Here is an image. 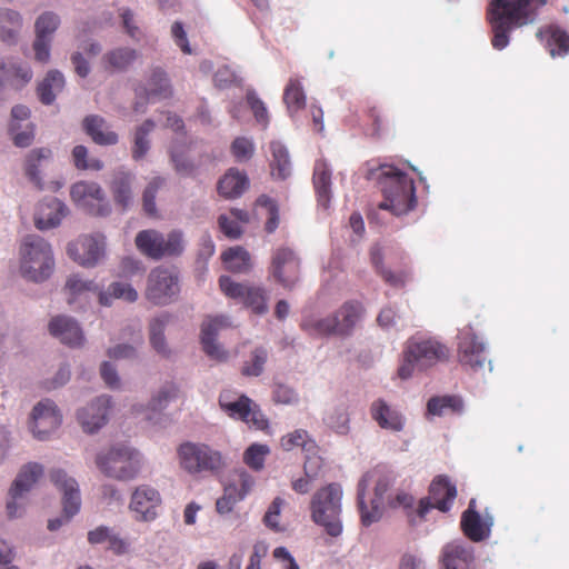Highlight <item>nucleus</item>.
Instances as JSON below:
<instances>
[{
	"label": "nucleus",
	"instance_id": "nucleus-1",
	"mask_svg": "<svg viewBox=\"0 0 569 569\" xmlns=\"http://www.w3.org/2000/svg\"><path fill=\"white\" fill-rule=\"evenodd\" d=\"M396 477L382 468H375L365 473L358 482L357 503L361 523L369 527L378 522L383 515L388 496H391Z\"/></svg>",
	"mask_w": 569,
	"mask_h": 569
},
{
	"label": "nucleus",
	"instance_id": "nucleus-2",
	"mask_svg": "<svg viewBox=\"0 0 569 569\" xmlns=\"http://www.w3.org/2000/svg\"><path fill=\"white\" fill-rule=\"evenodd\" d=\"M527 8V0H490L487 20L492 32L493 49L503 50L509 46L510 33L515 29L532 24L533 14Z\"/></svg>",
	"mask_w": 569,
	"mask_h": 569
},
{
	"label": "nucleus",
	"instance_id": "nucleus-3",
	"mask_svg": "<svg viewBox=\"0 0 569 569\" xmlns=\"http://www.w3.org/2000/svg\"><path fill=\"white\" fill-rule=\"evenodd\" d=\"M379 170L385 199L379 203L378 208L390 210L396 216H401L412 210L417 204L413 180L393 166L382 164Z\"/></svg>",
	"mask_w": 569,
	"mask_h": 569
},
{
	"label": "nucleus",
	"instance_id": "nucleus-4",
	"mask_svg": "<svg viewBox=\"0 0 569 569\" xmlns=\"http://www.w3.org/2000/svg\"><path fill=\"white\" fill-rule=\"evenodd\" d=\"M177 456L180 468L190 476H218L229 466L226 455L204 442H182Z\"/></svg>",
	"mask_w": 569,
	"mask_h": 569
},
{
	"label": "nucleus",
	"instance_id": "nucleus-5",
	"mask_svg": "<svg viewBox=\"0 0 569 569\" xmlns=\"http://www.w3.org/2000/svg\"><path fill=\"white\" fill-rule=\"evenodd\" d=\"M54 259L49 242L38 234H28L20 246V271L33 282L47 280L53 272Z\"/></svg>",
	"mask_w": 569,
	"mask_h": 569
},
{
	"label": "nucleus",
	"instance_id": "nucleus-6",
	"mask_svg": "<svg viewBox=\"0 0 569 569\" xmlns=\"http://www.w3.org/2000/svg\"><path fill=\"white\" fill-rule=\"evenodd\" d=\"M98 469L108 478L130 481L137 478L143 466L142 455L134 448L117 443L96 457Z\"/></svg>",
	"mask_w": 569,
	"mask_h": 569
},
{
	"label": "nucleus",
	"instance_id": "nucleus-7",
	"mask_svg": "<svg viewBox=\"0 0 569 569\" xmlns=\"http://www.w3.org/2000/svg\"><path fill=\"white\" fill-rule=\"evenodd\" d=\"M341 499V486L332 482L317 490L310 502L312 521L323 527L331 537H338L342 532Z\"/></svg>",
	"mask_w": 569,
	"mask_h": 569
},
{
	"label": "nucleus",
	"instance_id": "nucleus-8",
	"mask_svg": "<svg viewBox=\"0 0 569 569\" xmlns=\"http://www.w3.org/2000/svg\"><path fill=\"white\" fill-rule=\"evenodd\" d=\"M134 243L143 256L156 261L178 258L187 247L184 233L179 229H173L166 236L156 229L141 230L137 233Z\"/></svg>",
	"mask_w": 569,
	"mask_h": 569
},
{
	"label": "nucleus",
	"instance_id": "nucleus-9",
	"mask_svg": "<svg viewBox=\"0 0 569 569\" xmlns=\"http://www.w3.org/2000/svg\"><path fill=\"white\" fill-rule=\"evenodd\" d=\"M446 356V347L438 341L413 337L407 341L403 362L398 369V375L401 379H409L415 370H426Z\"/></svg>",
	"mask_w": 569,
	"mask_h": 569
},
{
	"label": "nucleus",
	"instance_id": "nucleus-10",
	"mask_svg": "<svg viewBox=\"0 0 569 569\" xmlns=\"http://www.w3.org/2000/svg\"><path fill=\"white\" fill-rule=\"evenodd\" d=\"M49 478L62 495V515L60 517L49 519L48 521V529L50 531H57L79 513L81 508V496L77 480L73 477H70L66 470L61 468H53L49 472Z\"/></svg>",
	"mask_w": 569,
	"mask_h": 569
},
{
	"label": "nucleus",
	"instance_id": "nucleus-11",
	"mask_svg": "<svg viewBox=\"0 0 569 569\" xmlns=\"http://www.w3.org/2000/svg\"><path fill=\"white\" fill-rule=\"evenodd\" d=\"M219 406L233 420H240L258 430L269 427V421L259 405L246 395H239L233 390H223L219 396Z\"/></svg>",
	"mask_w": 569,
	"mask_h": 569
},
{
	"label": "nucleus",
	"instance_id": "nucleus-12",
	"mask_svg": "<svg viewBox=\"0 0 569 569\" xmlns=\"http://www.w3.org/2000/svg\"><path fill=\"white\" fill-rule=\"evenodd\" d=\"M66 288L73 296L83 292H94L98 295L100 305L106 307H110L114 299H123L128 302H134L138 299V292L129 283L112 282L108 287V290L103 291L100 289L99 284L92 280H84L78 274H72L68 278Z\"/></svg>",
	"mask_w": 569,
	"mask_h": 569
},
{
	"label": "nucleus",
	"instance_id": "nucleus-13",
	"mask_svg": "<svg viewBox=\"0 0 569 569\" xmlns=\"http://www.w3.org/2000/svg\"><path fill=\"white\" fill-rule=\"evenodd\" d=\"M179 291L177 271L166 267H157L149 273L146 296L152 303L168 305L178 297Z\"/></svg>",
	"mask_w": 569,
	"mask_h": 569
},
{
	"label": "nucleus",
	"instance_id": "nucleus-14",
	"mask_svg": "<svg viewBox=\"0 0 569 569\" xmlns=\"http://www.w3.org/2000/svg\"><path fill=\"white\" fill-rule=\"evenodd\" d=\"M70 197L72 201L90 214L106 217L111 208L106 200V193L101 186L94 181H78L71 186Z\"/></svg>",
	"mask_w": 569,
	"mask_h": 569
},
{
	"label": "nucleus",
	"instance_id": "nucleus-15",
	"mask_svg": "<svg viewBox=\"0 0 569 569\" xmlns=\"http://www.w3.org/2000/svg\"><path fill=\"white\" fill-rule=\"evenodd\" d=\"M60 23L59 14L53 11H44L36 19L32 50L37 62L46 64L50 61L53 36Z\"/></svg>",
	"mask_w": 569,
	"mask_h": 569
},
{
	"label": "nucleus",
	"instance_id": "nucleus-16",
	"mask_svg": "<svg viewBox=\"0 0 569 569\" xmlns=\"http://www.w3.org/2000/svg\"><path fill=\"white\" fill-rule=\"evenodd\" d=\"M300 259L289 247H279L271 256L270 274L286 289H292L299 280Z\"/></svg>",
	"mask_w": 569,
	"mask_h": 569
},
{
	"label": "nucleus",
	"instance_id": "nucleus-17",
	"mask_svg": "<svg viewBox=\"0 0 569 569\" xmlns=\"http://www.w3.org/2000/svg\"><path fill=\"white\" fill-rule=\"evenodd\" d=\"M62 422V416L50 399H42L32 409L30 415V431L40 441L47 440Z\"/></svg>",
	"mask_w": 569,
	"mask_h": 569
},
{
	"label": "nucleus",
	"instance_id": "nucleus-18",
	"mask_svg": "<svg viewBox=\"0 0 569 569\" xmlns=\"http://www.w3.org/2000/svg\"><path fill=\"white\" fill-rule=\"evenodd\" d=\"M161 502V495L156 488L140 485L131 495L129 509L136 521L151 522L157 519Z\"/></svg>",
	"mask_w": 569,
	"mask_h": 569
},
{
	"label": "nucleus",
	"instance_id": "nucleus-19",
	"mask_svg": "<svg viewBox=\"0 0 569 569\" xmlns=\"http://www.w3.org/2000/svg\"><path fill=\"white\" fill-rule=\"evenodd\" d=\"M219 284L226 296L242 300L253 312L258 315L267 312V297L262 288L234 282L228 276H221Z\"/></svg>",
	"mask_w": 569,
	"mask_h": 569
},
{
	"label": "nucleus",
	"instance_id": "nucleus-20",
	"mask_svg": "<svg viewBox=\"0 0 569 569\" xmlns=\"http://www.w3.org/2000/svg\"><path fill=\"white\" fill-rule=\"evenodd\" d=\"M112 407V398L107 395L96 397L84 407L78 409L77 420L86 433L98 432L107 425Z\"/></svg>",
	"mask_w": 569,
	"mask_h": 569
},
{
	"label": "nucleus",
	"instance_id": "nucleus-21",
	"mask_svg": "<svg viewBox=\"0 0 569 569\" xmlns=\"http://www.w3.org/2000/svg\"><path fill=\"white\" fill-rule=\"evenodd\" d=\"M231 326L227 316L208 317L201 325L200 341L204 353L212 360L223 362L229 358V352L217 341L221 329Z\"/></svg>",
	"mask_w": 569,
	"mask_h": 569
},
{
	"label": "nucleus",
	"instance_id": "nucleus-22",
	"mask_svg": "<svg viewBox=\"0 0 569 569\" xmlns=\"http://www.w3.org/2000/svg\"><path fill=\"white\" fill-rule=\"evenodd\" d=\"M486 348V343L472 332L470 327L463 329L458 346L460 363L468 366L473 371L482 370L488 360Z\"/></svg>",
	"mask_w": 569,
	"mask_h": 569
},
{
	"label": "nucleus",
	"instance_id": "nucleus-23",
	"mask_svg": "<svg viewBox=\"0 0 569 569\" xmlns=\"http://www.w3.org/2000/svg\"><path fill=\"white\" fill-rule=\"evenodd\" d=\"M460 525L468 539L480 542L490 537L493 517L488 511L481 516L476 510V499H471L468 508L462 512Z\"/></svg>",
	"mask_w": 569,
	"mask_h": 569
},
{
	"label": "nucleus",
	"instance_id": "nucleus-24",
	"mask_svg": "<svg viewBox=\"0 0 569 569\" xmlns=\"http://www.w3.org/2000/svg\"><path fill=\"white\" fill-rule=\"evenodd\" d=\"M104 239L101 236H88L80 242L69 243V257L83 267H94L104 256Z\"/></svg>",
	"mask_w": 569,
	"mask_h": 569
},
{
	"label": "nucleus",
	"instance_id": "nucleus-25",
	"mask_svg": "<svg viewBox=\"0 0 569 569\" xmlns=\"http://www.w3.org/2000/svg\"><path fill=\"white\" fill-rule=\"evenodd\" d=\"M49 333L61 343L78 348L84 343V335L78 321L70 316L58 315L48 325Z\"/></svg>",
	"mask_w": 569,
	"mask_h": 569
},
{
	"label": "nucleus",
	"instance_id": "nucleus-26",
	"mask_svg": "<svg viewBox=\"0 0 569 569\" xmlns=\"http://www.w3.org/2000/svg\"><path fill=\"white\" fill-rule=\"evenodd\" d=\"M69 213L67 204L56 197L42 199L34 214V224L39 230H49L60 226Z\"/></svg>",
	"mask_w": 569,
	"mask_h": 569
},
{
	"label": "nucleus",
	"instance_id": "nucleus-27",
	"mask_svg": "<svg viewBox=\"0 0 569 569\" xmlns=\"http://www.w3.org/2000/svg\"><path fill=\"white\" fill-rule=\"evenodd\" d=\"M370 416L372 420L383 430L397 433L405 429V416L396 407L390 406L382 398H379L371 403Z\"/></svg>",
	"mask_w": 569,
	"mask_h": 569
},
{
	"label": "nucleus",
	"instance_id": "nucleus-28",
	"mask_svg": "<svg viewBox=\"0 0 569 569\" xmlns=\"http://www.w3.org/2000/svg\"><path fill=\"white\" fill-rule=\"evenodd\" d=\"M82 130L98 146L108 147L119 142V134L99 114L86 116L82 120Z\"/></svg>",
	"mask_w": 569,
	"mask_h": 569
},
{
	"label": "nucleus",
	"instance_id": "nucleus-29",
	"mask_svg": "<svg viewBox=\"0 0 569 569\" xmlns=\"http://www.w3.org/2000/svg\"><path fill=\"white\" fill-rule=\"evenodd\" d=\"M32 76L28 63L16 58L0 59V88L7 84L21 88L31 81Z\"/></svg>",
	"mask_w": 569,
	"mask_h": 569
},
{
	"label": "nucleus",
	"instance_id": "nucleus-30",
	"mask_svg": "<svg viewBox=\"0 0 569 569\" xmlns=\"http://www.w3.org/2000/svg\"><path fill=\"white\" fill-rule=\"evenodd\" d=\"M136 176L128 170L119 169L114 171L111 180V193L114 203L122 210L129 209L133 203V183Z\"/></svg>",
	"mask_w": 569,
	"mask_h": 569
},
{
	"label": "nucleus",
	"instance_id": "nucleus-31",
	"mask_svg": "<svg viewBox=\"0 0 569 569\" xmlns=\"http://www.w3.org/2000/svg\"><path fill=\"white\" fill-rule=\"evenodd\" d=\"M473 561V549L462 541H452L442 549L445 569H470Z\"/></svg>",
	"mask_w": 569,
	"mask_h": 569
},
{
	"label": "nucleus",
	"instance_id": "nucleus-32",
	"mask_svg": "<svg viewBox=\"0 0 569 569\" xmlns=\"http://www.w3.org/2000/svg\"><path fill=\"white\" fill-rule=\"evenodd\" d=\"M43 466L38 462H28L22 466L10 487L9 497L23 498L43 476Z\"/></svg>",
	"mask_w": 569,
	"mask_h": 569
},
{
	"label": "nucleus",
	"instance_id": "nucleus-33",
	"mask_svg": "<svg viewBox=\"0 0 569 569\" xmlns=\"http://www.w3.org/2000/svg\"><path fill=\"white\" fill-rule=\"evenodd\" d=\"M331 169L323 160H317L313 168V187L319 206L323 209L329 208L332 198L331 191Z\"/></svg>",
	"mask_w": 569,
	"mask_h": 569
},
{
	"label": "nucleus",
	"instance_id": "nucleus-34",
	"mask_svg": "<svg viewBox=\"0 0 569 569\" xmlns=\"http://www.w3.org/2000/svg\"><path fill=\"white\" fill-rule=\"evenodd\" d=\"M430 497L436 501V508L441 512H448L457 496L456 486L446 476L436 477L429 488Z\"/></svg>",
	"mask_w": 569,
	"mask_h": 569
},
{
	"label": "nucleus",
	"instance_id": "nucleus-35",
	"mask_svg": "<svg viewBox=\"0 0 569 569\" xmlns=\"http://www.w3.org/2000/svg\"><path fill=\"white\" fill-rule=\"evenodd\" d=\"M249 187V179L244 172L238 169H229L218 182V192L226 199L240 197Z\"/></svg>",
	"mask_w": 569,
	"mask_h": 569
},
{
	"label": "nucleus",
	"instance_id": "nucleus-36",
	"mask_svg": "<svg viewBox=\"0 0 569 569\" xmlns=\"http://www.w3.org/2000/svg\"><path fill=\"white\" fill-rule=\"evenodd\" d=\"M170 319L171 316L168 312H162L152 318L149 323L150 345L158 355L166 358L171 353L164 336V330L170 322Z\"/></svg>",
	"mask_w": 569,
	"mask_h": 569
},
{
	"label": "nucleus",
	"instance_id": "nucleus-37",
	"mask_svg": "<svg viewBox=\"0 0 569 569\" xmlns=\"http://www.w3.org/2000/svg\"><path fill=\"white\" fill-rule=\"evenodd\" d=\"M362 306L356 301L346 302L336 313L338 336H349L362 317Z\"/></svg>",
	"mask_w": 569,
	"mask_h": 569
},
{
	"label": "nucleus",
	"instance_id": "nucleus-38",
	"mask_svg": "<svg viewBox=\"0 0 569 569\" xmlns=\"http://www.w3.org/2000/svg\"><path fill=\"white\" fill-rule=\"evenodd\" d=\"M52 158V151L49 148L32 149L26 159V176L40 190L43 189V179L41 176V163Z\"/></svg>",
	"mask_w": 569,
	"mask_h": 569
},
{
	"label": "nucleus",
	"instance_id": "nucleus-39",
	"mask_svg": "<svg viewBox=\"0 0 569 569\" xmlns=\"http://www.w3.org/2000/svg\"><path fill=\"white\" fill-rule=\"evenodd\" d=\"M170 161L174 171L181 177H194L199 164L190 158L187 148L182 144L172 143L169 150Z\"/></svg>",
	"mask_w": 569,
	"mask_h": 569
},
{
	"label": "nucleus",
	"instance_id": "nucleus-40",
	"mask_svg": "<svg viewBox=\"0 0 569 569\" xmlns=\"http://www.w3.org/2000/svg\"><path fill=\"white\" fill-rule=\"evenodd\" d=\"M272 159L270 162L271 174L276 179L284 180L291 174L290 154L284 144L279 141L270 143Z\"/></svg>",
	"mask_w": 569,
	"mask_h": 569
},
{
	"label": "nucleus",
	"instance_id": "nucleus-41",
	"mask_svg": "<svg viewBox=\"0 0 569 569\" xmlns=\"http://www.w3.org/2000/svg\"><path fill=\"white\" fill-rule=\"evenodd\" d=\"M138 53L129 47H121L108 51L102 57V63L108 71H124L137 59Z\"/></svg>",
	"mask_w": 569,
	"mask_h": 569
},
{
	"label": "nucleus",
	"instance_id": "nucleus-42",
	"mask_svg": "<svg viewBox=\"0 0 569 569\" xmlns=\"http://www.w3.org/2000/svg\"><path fill=\"white\" fill-rule=\"evenodd\" d=\"M537 37L546 39L550 54L563 56L569 52V36L568 33L557 26H550L547 29H540Z\"/></svg>",
	"mask_w": 569,
	"mask_h": 569
},
{
	"label": "nucleus",
	"instance_id": "nucleus-43",
	"mask_svg": "<svg viewBox=\"0 0 569 569\" xmlns=\"http://www.w3.org/2000/svg\"><path fill=\"white\" fill-rule=\"evenodd\" d=\"M63 87V74L59 70H50L37 88L40 101L46 106L52 104L57 92H60Z\"/></svg>",
	"mask_w": 569,
	"mask_h": 569
},
{
	"label": "nucleus",
	"instance_id": "nucleus-44",
	"mask_svg": "<svg viewBox=\"0 0 569 569\" xmlns=\"http://www.w3.org/2000/svg\"><path fill=\"white\" fill-rule=\"evenodd\" d=\"M221 259L226 268L231 272L244 273L251 268L249 252L239 246L226 250Z\"/></svg>",
	"mask_w": 569,
	"mask_h": 569
},
{
	"label": "nucleus",
	"instance_id": "nucleus-45",
	"mask_svg": "<svg viewBox=\"0 0 569 569\" xmlns=\"http://www.w3.org/2000/svg\"><path fill=\"white\" fill-rule=\"evenodd\" d=\"M283 101L290 117L306 107V94L298 79L291 78L283 92Z\"/></svg>",
	"mask_w": 569,
	"mask_h": 569
},
{
	"label": "nucleus",
	"instance_id": "nucleus-46",
	"mask_svg": "<svg viewBox=\"0 0 569 569\" xmlns=\"http://www.w3.org/2000/svg\"><path fill=\"white\" fill-rule=\"evenodd\" d=\"M370 259L378 273L385 279L387 283L392 287H402L407 281V274L405 272L393 273L386 269L382 264V249L376 244L370 250Z\"/></svg>",
	"mask_w": 569,
	"mask_h": 569
},
{
	"label": "nucleus",
	"instance_id": "nucleus-47",
	"mask_svg": "<svg viewBox=\"0 0 569 569\" xmlns=\"http://www.w3.org/2000/svg\"><path fill=\"white\" fill-rule=\"evenodd\" d=\"M325 423L338 435H347L350 430L349 412L345 403L335 406L326 413Z\"/></svg>",
	"mask_w": 569,
	"mask_h": 569
},
{
	"label": "nucleus",
	"instance_id": "nucleus-48",
	"mask_svg": "<svg viewBox=\"0 0 569 569\" xmlns=\"http://www.w3.org/2000/svg\"><path fill=\"white\" fill-rule=\"evenodd\" d=\"M280 443L286 451L300 447L306 452H313L317 448L315 440L303 429H297L283 436Z\"/></svg>",
	"mask_w": 569,
	"mask_h": 569
},
{
	"label": "nucleus",
	"instance_id": "nucleus-49",
	"mask_svg": "<svg viewBox=\"0 0 569 569\" xmlns=\"http://www.w3.org/2000/svg\"><path fill=\"white\" fill-rule=\"evenodd\" d=\"M302 328L312 336L338 335L337 319L333 315L325 318H309L302 322Z\"/></svg>",
	"mask_w": 569,
	"mask_h": 569
},
{
	"label": "nucleus",
	"instance_id": "nucleus-50",
	"mask_svg": "<svg viewBox=\"0 0 569 569\" xmlns=\"http://www.w3.org/2000/svg\"><path fill=\"white\" fill-rule=\"evenodd\" d=\"M463 402L459 397L445 396V397H432L428 400L427 411L432 416H442L447 410L452 412H461Z\"/></svg>",
	"mask_w": 569,
	"mask_h": 569
},
{
	"label": "nucleus",
	"instance_id": "nucleus-51",
	"mask_svg": "<svg viewBox=\"0 0 569 569\" xmlns=\"http://www.w3.org/2000/svg\"><path fill=\"white\" fill-rule=\"evenodd\" d=\"M156 123L151 119L143 121L134 132V146L132 148V158L134 160L142 159L150 149V140L148 136L154 129Z\"/></svg>",
	"mask_w": 569,
	"mask_h": 569
},
{
	"label": "nucleus",
	"instance_id": "nucleus-52",
	"mask_svg": "<svg viewBox=\"0 0 569 569\" xmlns=\"http://www.w3.org/2000/svg\"><path fill=\"white\" fill-rule=\"evenodd\" d=\"M269 352L264 347H257L251 351L250 360L244 362L241 373L246 377H259L264 370Z\"/></svg>",
	"mask_w": 569,
	"mask_h": 569
},
{
	"label": "nucleus",
	"instance_id": "nucleus-53",
	"mask_svg": "<svg viewBox=\"0 0 569 569\" xmlns=\"http://www.w3.org/2000/svg\"><path fill=\"white\" fill-rule=\"evenodd\" d=\"M148 87L149 97L168 98L171 93L168 76L161 68L152 70Z\"/></svg>",
	"mask_w": 569,
	"mask_h": 569
},
{
	"label": "nucleus",
	"instance_id": "nucleus-54",
	"mask_svg": "<svg viewBox=\"0 0 569 569\" xmlns=\"http://www.w3.org/2000/svg\"><path fill=\"white\" fill-rule=\"evenodd\" d=\"M270 453L268 445L252 443L243 452V462L252 470L260 471L264 467L267 456Z\"/></svg>",
	"mask_w": 569,
	"mask_h": 569
},
{
	"label": "nucleus",
	"instance_id": "nucleus-55",
	"mask_svg": "<svg viewBox=\"0 0 569 569\" xmlns=\"http://www.w3.org/2000/svg\"><path fill=\"white\" fill-rule=\"evenodd\" d=\"M73 164L78 170L100 171L103 169V162L97 158H89L88 148L78 144L72 149Z\"/></svg>",
	"mask_w": 569,
	"mask_h": 569
},
{
	"label": "nucleus",
	"instance_id": "nucleus-56",
	"mask_svg": "<svg viewBox=\"0 0 569 569\" xmlns=\"http://www.w3.org/2000/svg\"><path fill=\"white\" fill-rule=\"evenodd\" d=\"M166 180L162 177H154L148 183L142 194L143 210L149 216L157 213L156 197L159 189L164 184Z\"/></svg>",
	"mask_w": 569,
	"mask_h": 569
},
{
	"label": "nucleus",
	"instance_id": "nucleus-57",
	"mask_svg": "<svg viewBox=\"0 0 569 569\" xmlns=\"http://www.w3.org/2000/svg\"><path fill=\"white\" fill-rule=\"evenodd\" d=\"M246 99L257 122L261 123L266 128L269 123V114L264 102L258 97L253 89H249L247 91Z\"/></svg>",
	"mask_w": 569,
	"mask_h": 569
},
{
	"label": "nucleus",
	"instance_id": "nucleus-58",
	"mask_svg": "<svg viewBox=\"0 0 569 569\" xmlns=\"http://www.w3.org/2000/svg\"><path fill=\"white\" fill-rule=\"evenodd\" d=\"M284 506V500L281 497H276L270 503L264 517L263 523L266 527L271 529L274 532L283 531V528L280 526V515L281 509Z\"/></svg>",
	"mask_w": 569,
	"mask_h": 569
},
{
	"label": "nucleus",
	"instance_id": "nucleus-59",
	"mask_svg": "<svg viewBox=\"0 0 569 569\" xmlns=\"http://www.w3.org/2000/svg\"><path fill=\"white\" fill-rule=\"evenodd\" d=\"M231 152L237 159V161H247L253 156V141L246 137L236 138L231 144Z\"/></svg>",
	"mask_w": 569,
	"mask_h": 569
},
{
	"label": "nucleus",
	"instance_id": "nucleus-60",
	"mask_svg": "<svg viewBox=\"0 0 569 569\" xmlns=\"http://www.w3.org/2000/svg\"><path fill=\"white\" fill-rule=\"evenodd\" d=\"M12 138L13 144L18 148H27L31 146L34 140V124L27 122L22 124V129L9 131Z\"/></svg>",
	"mask_w": 569,
	"mask_h": 569
},
{
	"label": "nucleus",
	"instance_id": "nucleus-61",
	"mask_svg": "<svg viewBox=\"0 0 569 569\" xmlns=\"http://www.w3.org/2000/svg\"><path fill=\"white\" fill-rule=\"evenodd\" d=\"M273 400L281 405H296L299 401L297 391L287 385H277L273 389Z\"/></svg>",
	"mask_w": 569,
	"mask_h": 569
},
{
	"label": "nucleus",
	"instance_id": "nucleus-62",
	"mask_svg": "<svg viewBox=\"0 0 569 569\" xmlns=\"http://www.w3.org/2000/svg\"><path fill=\"white\" fill-rule=\"evenodd\" d=\"M31 111L30 109L24 104H17L12 107L11 109V120L9 123L8 131H14L22 129V124L30 122Z\"/></svg>",
	"mask_w": 569,
	"mask_h": 569
},
{
	"label": "nucleus",
	"instance_id": "nucleus-63",
	"mask_svg": "<svg viewBox=\"0 0 569 569\" xmlns=\"http://www.w3.org/2000/svg\"><path fill=\"white\" fill-rule=\"evenodd\" d=\"M216 246L209 233H203L199 241V249L197 253V262L206 266L209 259L214 254Z\"/></svg>",
	"mask_w": 569,
	"mask_h": 569
},
{
	"label": "nucleus",
	"instance_id": "nucleus-64",
	"mask_svg": "<svg viewBox=\"0 0 569 569\" xmlns=\"http://www.w3.org/2000/svg\"><path fill=\"white\" fill-rule=\"evenodd\" d=\"M177 390L172 385L163 386L151 399V407L153 410H161L168 406V403L176 398Z\"/></svg>",
	"mask_w": 569,
	"mask_h": 569
}]
</instances>
